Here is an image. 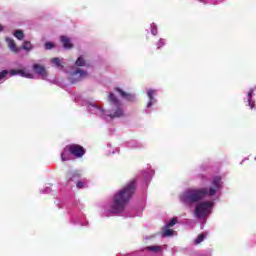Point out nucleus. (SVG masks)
<instances>
[{
  "label": "nucleus",
  "instance_id": "obj_34",
  "mask_svg": "<svg viewBox=\"0 0 256 256\" xmlns=\"http://www.w3.org/2000/svg\"><path fill=\"white\" fill-rule=\"evenodd\" d=\"M82 226H85V224L81 223Z\"/></svg>",
  "mask_w": 256,
  "mask_h": 256
},
{
  "label": "nucleus",
  "instance_id": "obj_16",
  "mask_svg": "<svg viewBox=\"0 0 256 256\" xmlns=\"http://www.w3.org/2000/svg\"><path fill=\"white\" fill-rule=\"evenodd\" d=\"M89 185V181L87 179L78 180L76 183L77 189H85Z\"/></svg>",
  "mask_w": 256,
  "mask_h": 256
},
{
  "label": "nucleus",
  "instance_id": "obj_3",
  "mask_svg": "<svg viewBox=\"0 0 256 256\" xmlns=\"http://www.w3.org/2000/svg\"><path fill=\"white\" fill-rule=\"evenodd\" d=\"M108 101L112 106L111 112L105 111L97 103L88 104L87 109L89 113H91L92 115H97V117L104 119V121H112V119H115L117 117H123L125 115V112L123 110V104L121 103V101H119V99H117V96H115V94L111 92L108 96Z\"/></svg>",
  "mask_w": 256,
  "mask_h": 256
},
{
  "label": "nucleus",
  "instance_id": "obj_13",
  "mask_svg": "<svg viewBox=\"0 0 256 256\" xmlns=\"http://www.w3.org/2000/svg\"><path fill=\"white\" fill-rule=\"evenodd\" d=\"M67 179L68 181H78L81 179V172L79 171L68 172Z\"/></svg>",
  "mask_w": 256,
  "mask_h": 256
},
{
  "label": "nucleus",
  "instance_id": "obj_27",
  "mask_svg": "<svg viewBox=\"0 0 256 256\" xmlns=\"http://www.w3.org/2000/svg\"><path fill=\"white\" fill-rule=\"evenodd\" d=\"M151 34L157 35V24H155V23L151 24Z\"/></svg>",
  "mask_w": 256,
  "mask_h": 256
},
{
  "label": "nucleus",
  "instance_id": "obj_14",
  "mask_svg": "<svg viewBox=\"0 0 256 256\" xmlns=\"http://www.w3.org/2000/svg\"><path fill=\"white\" fill-rule=\"evenodd\" d=\"M126 146L129 149H141V147H143V145L136 140H131V141L127 142Z\"/></svg>",
  "mask_w": 256,
  "mask_h": 256
},
{
  "label": "nucleus",
  "instance_id": "obj_6",
  "mask_svg": "<svg viewBox=\"0 0 256 256\" xmlns=\"http://www.w3.org/2000/svg\"><path fill=\"white\" fill-rule=\"evenodd\" d=\"M89 77V73L82 69H76L75 71L71 72L69 75V81L71 83H77L79 81H83V79H87Z\"/></svg>",
  "mask_w": 256,
  "mask_h": 256
},
{
  "label": "nucleus",
  "instance_id": "obj_1",
  "mask_svg": "<svg viewBox=\"0 0 256 256\" xmlns=\"http://www.w3.org/2000/svg\"><path fill=\"white\" fill-rule=\"evenodd\" d=\"M136 181H131L125 188L116 193L110 204L104 207L105 217H113V215H121L125 211L127 203H129L133 193H135Z\"/></svg>",
  "mask_w": 256,
  "mask_h": 256
},
{
  "label": "nucleus",
  "instance_id": "obj_28",
  "mask_svg": "<svg viewBox=\"0 0 256 256\" xmlns=\"http://www.w3.org/2000/svg\"><path fill=\"white\" fill-rule=\"evenodd\" d=\"M157 49H161L165 45V39L160 38L159 42L156 44Z\"/></svg>",
  "mask_w": 256,
  "mask_h": 256
},
{
  "label": "nucleus",
  "instance_id": "obj_29",
  "mask_svg": "<svg viewBox=\"0 0 256 256\" xmlns=\"http://www.w3.org/2000/svg\"><path fill=\"white\" fill-rule=\"evenodd\" d=\"M53 47H55V45L52 42H46L45 43V49L46 50L52 49Z\"/></svg>",
  "mask_w": 256,
  "mask_h": 256
},
{
  "label": "nucleus",
  "instance_id": "obj_19",
  "mask_svg": "<svg viewBox=\"0 0 256 256\" xmlns=\"http://www.w3.org/2000/svg\"><path fill=\"white\" fill-rule=\"evenodd\" d=\"M253 89H251L249 92H248V105L249 107H251V109H253V105H255V102L253 101Z\"/></svg>",
  "mask_w": 256,
  "mask_h": 256
},
{
  "label": "nucleus",
  "instance_id": "obj_5",
  "mask_svg": "<svg viewBox=\"0 0 256 256\" xmlns=\"http://www.w3.org/2000/svg\"><path fill=\"white\" fill-rule=\"evenodd\" d=\"M211 209H213V202H199L196 205L194 215L197 219H205L211 213Z\"/></svg>",
  "mask_w": 256,
  "mask_h": 256
},
{
  "label": "nucleus",
  "instance_id": "obj_20",
  "mask_svg": "<svg viewBox=\"0 0 256 256\" xmlns=\"http://www.w3.org/2000/svg\"><path fill=\"white\" fill-rule=\"evenodd\" d=\"M170 227L165 226L163 229L162 237H171L173 235V230Z\"/></svg>",
  "mask_w": 256,
  "mask_h": 256
},
{
  "label": "nucleus",
  "instance_id": "obj_15",
  "mask_svg": "<svg viewBox=\"0 0 256 256\" xmlns=\"http://www.w3.org/2000/svg\"><path fill=\"white\" fill-rule=\"evenodd\" d=\"M61 42L63 44L64 49H71V47H73V44L71 43V39H69L66 36H61Z\"/></svg>",
  "mask_w": 256,
  "mask_h": 256
},
{
  "label": "nucleus",
  "instance_id": "obj_23",
  "mask_svg": "<svg viewBox=\"0 0 256 256\" xmlns=\"http://www.w3.org/2000/svg\"><path fill=\"white\" fill-rule=\"evenodd\" d=\"M22 49H24V51H31L33 49V44H31L29 41H24L22 44Z\"/></svg>",
  "mask_w": 256,
  "mask_h": 256
},
{
  "label": "nucleus",
  "instance_id": "obj_25",
  "mask_svg": "<svg viewBox=\"0 0 256 256\" xmlns=\"http://www.w3.org/2000/svg\"><path fill=\"white\" fill-rule=\"evenodd\" d=\"M146 249L147 251H153L154 253H157V251H161V248L159 246H149Z\"/></svg>",
  "mask_w": 256,
  "mask_h": 256
},
{
  "label": "nucleus",
  "instance_id": "obj_4",
  "mask_svg": "<svg viewBox=\"0 0 256 256\" xmlns=\"http://www.w3.org/2000/svg\"><path fill=\"white\" fill-rule=\"evenodd\" d=\"M10 74V77H13L15 75H19L20 77H25L26 79H34L35 75L27 70V69H19V70H3L0 72V83H3L5 81V77H7Z\"/></svg>",
  "mask_w": 256,
  "mask_h": 256
},
{
  "label": "nucleus",
  "instance_id": "obj_11",
  "mask_svg": "<svg viewBox=\"0 0 256 256\" xmlns=\"http://www.w3.org/2000/svg\"><path fill=\"white\" fill-rule=\"evenodd\" d=\"M73 159V154L71 152V148L67 145L61 153L62 161H71Z\"/></svg>",
  "mask_w": 256,
  "mask_h": 256
},
{
  "label": "nucleus",
  "instance_id": "obj_2",
  "mask_svg": "<svg viewBox=\"0 0 256 256\" xmlns=\"http://www.w3.org/2000/svg\"><path fill=\"white\" fill-rule=\"evenodd\" d=\"M212 185L213 186L210 187L209 190L207 188L188 189L180 196V201L185 205H193L199 203V201L204 197H207V195H209V197L215 196L223 187L221 176L214 177Z\"/></svg>",
  "mask_w": 256,
  "mask_h": 256
},
{
  "label": "nucleus",
  "instance_id": "obj_8",
  "mask_svg": "<svg viewBox=\"0 0 256 256\" xmlns=\"http://www.w3.org/2000/svg\"><path fill=\"white\" fill-rule=\"evenodd\" d=\"M147 95L149 98V102L147 104L146 113H151V111H149L150 107H153V105L157 103V99H155V95H157V90H148Z\"/></svg>",
  "mask_w": 256,
  "mask_h": 256
},
{
  "label": "nucleus",
  "instance_id": "obj_32",
  "mask_svg": "<svg viewBox=\"0 0 256 256\" xmlns=\"http://www.w3.org/2000/svg\"><path fill=\"white\" fill-rule=\"evenodd\" d=\"M1 31H3V27H2V25L0 24V32H1Z\"/></svg>",
  "mask_w": 256,
  "mask_h": 256
},
{
  "label": "nucleus",
  "instance_id": "obj_7",
  "mask_svg": "<svg viewBox=\"0 0 256 256\" xmlns=\"http://www.w3.org/2000/svg\"><path fill=\"white\" fill-rule=\"evenodd\" d=\"M68 146H69V149H70L72 155H74V157L81 158L85 155V148H83L81 145L71 144Z\"/></svg>",
  "mask_w": 256,
  "mask_h": 256
},
{
  "label": "nucleus",
  "instance_id": "obj_24",
  "mask_svg": "<svg viewBox=\"0 0 256 256\" xmlns=\"http://www.w3.org/2000/svg\"><path fill=\"white\" fill-rule=\"evenodd\" d=\"M14 37H16V39H19V41H23V39L25 38V34H23L21 30H16L14 32Z\"/></svg>",
  "mask_w": 256,
  "mask_h": 256
},
{
  "label": "nucleus",
  "instance_id": "obj_22",
  "mask_svg": "<svg viewBox=\"0 0 256 256\" xmlns=\"http://www.w3.org/2000/svg\"><path fill=\"white\" fill-rule=\"evenodd\" d=\"M154 173L155 172H153V171H150V172L144 171L143 172L144 181H146V183H147V181H151Z\"/></svg>",
  "mask_w": 256,
  "mask_h": 256
},
{
  "label": "nucleus",
  "instance_id": "obj_31",
  "mask_svg": "<svg viewBox=\"0 0 256 256\" xmlns=\"http://www.w3.org/2000/svg\"><path fill=\"white\" fill-rule=\"evenodd\" d=\"M222 2H223V0H218L217 2L211 1L210 3H211L212 5H219V3H222Z\"/></svg>",
  "mask_w": 256,
  "mask_h": 256
},
{
  "label": "nucleus",
  "instance_id": "obj_17",
  "mask_svg": "<svg viewBox=\"0 0 256 256\" xmlns=\"http://www.w3.org/2000/svg\"><path fill=\"white\" fill-rule=\"evenodd\" d=\"M207 239V232H203L200 234L195 240H194V245H199V243H203Z\"/></svg>",
  "mask_w": 256,
  "mask_h": 256
},
{
  "label": "nucleus",
  "instance_id": "obj_30",
  "mask_svg": "<svg viewBox=\"0 0 256 256\" xmlns=\"http://www.w3.org/2000/svg\"><path fill=\"white\" fill-rule=\"evenodd\" d=\"M50 191H51V187H46L44 190H41L40 193L45 195V194L49 193Z\"/></svg>",
  "mask_w": 256,
  "mask_h": 256
},
{
  "label": "nucleus",
  "instance_id": "obj_12",
  "mask_svg": "<svg viewBox=\"0 0 256 256\" xmlns=\"http://www.w3.org/2000/svg\"><path fill=\"white\" fill-rule=\"evenodd\" d=\"M6 43H8V47L13 53H19L21 51V48L17 47L13 39L6 38Z\"/></svg>",
  "mask_w": 256,
  "mask_h": 256
},
{
  "label": "nucleus",
  "instance_id": "obj_18",
  "mask_svg": "<svg viewBox=\"0 0 256 256\" xmlns=\"http://www.w3.org/2000/svg\"><path fill=\"white\" fill-rule=\"evenodd\" d=\"M76 67H85L87 62L85 61V57L80 56L75 62Z\"/></svg>",
  "mask_w": 256,
  "mask_h": 256
},
{
  "label": "nucleus",
  "instance_id": "obj_26",
  "mask_svg": "<svg viewBox=\"0 0 256 256\" xmlns=\"http://www.w3.org/2000/svg\"><path fill=\"white\" fill-rule=\"evenodd\" d=\"M177 224V218L171 219L167 224L166 227H174Z\"/></svg>",
  "mask_w": 256,
  "mask_h": 256
},
{
  "label": "nucleus",
  "instance_id": "obj_9",
  "mask_svg": "<svg viewBox=\"0 0 256 256\" xmlns=\"http://www.w3.org/2000/svg\"><path fill=\"white\" fill-rule=\"evenodd\" d=\"M33 71L41 77V79H47V70L45 67L39 65V64H34L33 65Z\"/></svg>",
  "mask_w": 256,
  "mask_h": 256
},
{
  "label": "nucleus",
  "instance_id": "obj_33",
  "mask_svg": "<svg viewBox=\"0 0 256 256\" xmlns=\"http://www.w3.org/2000/svg\"><path fill=\"white\" fill-rule=\"evenodd\" d=\"M201 3H206L205 0H199Z\"/></svg>",
  "mask_w": 256,
  "mask_h": 256
},
{
  "label": "nucleus",
  "instance_id": "obj_10",
  "mask_svg": "<svg viewBox=\"0 0 256 256\" xmlns=\"http://www.w3.org/2000/svg\"><path fill=\"white\" fill-rule=\"evenodd\" d=\"M115 91L117 94L120 95V97H122V99H125L126 101H135L136 97L135 94H129L123 90H121L120 88H115Z\"/></svg>",
  "mask_w": 256,
  "mask_h": 256
},
{
  "label": "nucleus",
  "instance_id": "obj_21",
  "mask_svg": "<svg viewBox=\"0 0 256 256\" xmlns=\"http://www.w3.org/2000/svg\"><path fill=\"white\" fill-rule=\"evenodd\" d=\"M51 63H53V65H55V67H57V69H63V64L61 63V59L53 58L51 60Z\"/></svg>",
  "mask_w": 256,
  "mask_h": 256
}]
</instances>
